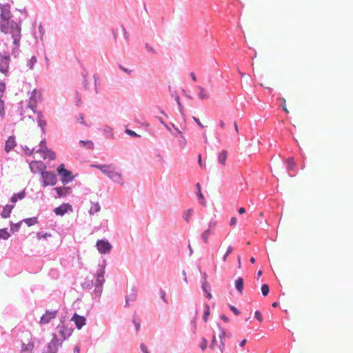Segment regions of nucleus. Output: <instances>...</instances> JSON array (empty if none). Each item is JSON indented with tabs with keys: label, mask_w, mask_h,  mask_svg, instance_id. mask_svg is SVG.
Masks as SVG:
<instances>
[{
	"label": "nucleus",
	"mask_w": 353,
	"mask_h": 353,
	"mask_svg": "<svg viewBox=\"0 0 353 353\" xmlns=\"http://www.w3.org/2000/svg\"><path fill=\"white\" fill-rule=\"evenodd\" d=\"M1 30L5 34H10L12 42L15 46H18L21 39V28L15 21H4L0 23Z\"/></svg>",
	"instance_id": "obj_1"
},
{
	"label": "nucleus",
	"mask_w": 353,
	"mask_h": 353,
	"mask_svg": "<svg viewBox=\"0 0 353 353\" xmlns=\"http://www.w3.org/2000/svg\"><path fill=\"white\" fill-rule=\"evenodd\" d=\"M213 332L214 334L210 347L212 350L218 347L220 352L223 353L225 348V343L223 341L225 336V330L220 325L216 324L213 328Z\"/></svg>",
	"instance_id": "obj_2"
},
{
	"label": "nucleus",
	"mask_w": 353,
	"mask_h": 353,
	"mask_svg": "<svg viewBox=\"0 0 353 353\" xmlns=\"http://www.w3.org/2000/svg\"><path fill=\"white\" fill-rule=\"evenodd\" d=\"M96 168L100 170L104 174L108 176L113 181L120 185L123 184L122 175L112 165H94Z\"/></svg>",
	"instance_id": "obj_3"
},
{
	"label": "nucleus",
	"mask_w": 353,
	"mask_h": 353,
	"mask_svg": "<svg viewBox=\"0 0 353 353\" xmlns=\"http://www.w3.org/2000/svg\"><path fill=\"white\" fill-rule=\"evenodd\" d=\"M57 172L61 177V181L64 184H67L70 181H72L74 179L72 175V172L69 170L65 169V165L63 164H61L57 168Z\"/></svg>",
	"instance_id": "obj_4"
},
{
	"label": "nucleus",
	"mask_w": 353,
	"mask_h": 353,
	"mask_svg": "<svg viewBox=\"0 0 353 353\" xmlns=\"http://www.w3.org/2000/svg\"><path fill=\"white\" fill-rule=\"evenodd\" d=\"M57 330L61 337V342L69 338L73 332V330L71 327H68L63 323L57 325Z\"/></svg>",
	"instance_id": "obj_5"
},
{
	"label": "nucleus",
	"mask_w": 353,
	"mask_h": 353,
	"mask_svg": "<svg viewBox=\"0 0 353 353\" xmlns=\"http://www.w3.org/2000/svg\"><path fill=\"white\" fill-rule=\"evenodd\" d=\"M10 57L8 53L3 52L0 54V72L7 75L8 72Z\"/></svg>",
	"instance_id": "obj_6"
},
{
	"label": "nucleus",
	"mask_w": 353,
	"mask_h": 353,
	"mask_svg": "<svg viewBox=\"0 0 353 353\" xmlns=\"http://www.w3.org/2000/svg\"><path fill=\"white\" fill-rule=\"evenodd\" d=\"M41 176L43 178V186L54 185L57 183V176L52 172H42Z\"/></svg>",
	"instance_id": "obj_7"
},
{
	"label": "nucleus",
	"mask_w": 353,
	"mask_h": 353,
	"mask_svg": "<svg viewBox=\"0 0 353 353\" xmlns=\"http://www.w3.org/2000/svg\"><path fill=\"white\" fill-rule=\"evenodd\" d=\"M41 99V94L40 92L34 90L31 92V96L29 99L28 107L31 109V110L34 112V108L37 107V103Z\"/></svg>",
	"instance_id": "obj_8"
},
{
	"label": "nucleus",
	"mask_w": 353,
	"mask_h": 353,
	"mask_svg": "<svg viewBox=\"0 0 353 353\" xmlns=\"http://www.w3.org/2000/svg\"><path fill=\"white\" fill-rule=\"evenodd\" d=\"M24 336L27 343L23 342L21 347V352H31L34 348V343L32 341V334L30 332H26Z\"/></svg>",
	"instance_id": "obj_9"
},
{
	"label": "nucleus",
	"mask_w": 353,
	"mask_h": 353,
	"mask_svg": "<svg viewBox=\"0 0 353 353\" xmlns=\"http://www.w3.org/2000/svg\"><path fill=\"white\" fill-rule=\"evenodd\" d=\"M96 246L98 251L101 254L109 253L112 248L110 243L108 241L105 240L97 241Z\"/></svg>",
	"instance_id": "obj_10"
},
{
	"label": "nucleus",
	"mask_w": 353,
	"mask_h": 353,
	"mask_svg": "<svg viewBox=\"0 0 353 353\" xmlns=\"http://www.w3.org/2000/svg\"><path fill=\"white\" fill-rule=\"evenodd\" d=\"M61 341L60 342L57 338L56 334H54L52 339L48 343V353H57L59 349V347L61 345Z\"/></svg>",
	"instance_id": "obj_11"
},
{
	"label": "nucleus",
	"mask_w": 353,
	"mask_h": 353,
	"mask_svg": "<svg viewBox=\"0 0 353 353\" xmlns=\"http://www.w3.org/2000/svg\"><path fill=\"white\" fill-rule=\"evenodd\" d=\"M29 165L31 171L34 174L39 172L42 174L46 168L45 164L41 161H32Z\"/></svg>",
	"instance_id": "obj_12"
},
{
	"label": "nucleus",
	"mask_w": 353,
	"mask_h": 353,
	"mask_svg": "<svg viewBox=\"0 0 353 353\" xmlns=\"http://www.w3.org/2000/svg\"><path fill=\"white\" fill-rule=\"evenodd\" d=\"M37 152L41 154V157L43 159L48 158L50 160H54L56 159V154L51 150L48 149L46 146L43 148H40Z\"/></svg>",
	"instance_id": "obj_13"
},
{
	"label": "nucleus",
	"mask_w": 353,
	"mask_h": 353,
	"mask_svg": "<svg viewBox=\"0 0 353 353\" xmlns=\"http://www.w3.org/2000/svg\"><path fill=\"white\" fill-rule=\"evenodd\" d=\"M57 310L46 311V313L41 317L40 323H48L52 319H54L57 315Z\"/></svg>",
	"instance_id": "obj_14"
},
{
	"label": "nucleus",
	"mask_w": 353,
	"mask_h": 353,
	"mask_svg": "<svg viewBox=\"0 0 353 353\" xmlns=\"http://www.w3.org/2000/svg\"><path fill=\"white\" fill-rule=\"evenodd\" d=\"M104 274H105V265H102L100 267L99 272L96 275V287L101 288L103 283H104Z\"/></svg>",
	"instance_id": "obj_15"
},
{
	"label": "nucleus",
	"mask_w": 353,
	"mask_h": 353,
	"mask_svg": "<svg viewBox=\"0 0 353 353\" xmlns=\"http://www.w3.org/2000/svg\"><path fill=\"white\" fill-rule=\"evenodd\" d=\"M71 321L74 323L76 327L79 330L85 324L86 319L84 316L75 313L72 317Z\"/></svg>",
	"instance_id": "obj_16"
},
{
	"label": "nucleus",
	"mask_w": 353,
	"mask_h": 353,
	"mask_svg": "<svg viewBox=\"0 0 353 353\" xmlns=\"http://www.w3.org/2000/svg\"><path fill=\"white\" fill-rule=\"evenodd\" d=\"M69 210H72V206L68 203H64L54 209L57 215L63 216Z\"/></svg>",
	"instance_id": "obj_17"
},
{
	"label": "nucleus",
	"mask_w": 353,
	"mask_h": 353,
	"mask_svg": "<svg viewBox=\"0 0 353 353\" xmlns=\"http://www.w3.org/2000/svg\"><path fill=\"white\" fill-rule=\"evenodd\" d=\"M15 146H16V141H15L14 137H13V136L9 137L8 140L6 141L5 150L7 152H9Z\"/></svg>",
	"instance_id": "obj_18"
},
{
	"label": "nucleus",
	"mask_w": 353,
	"mask_h": 353,
	"mask_svg": "<svg viewBox=\"0 0 353 353\" xmlns=\"http://www.w3.org/2000/svg\"><path fill=\"white\" fill-rule=\"evenodd\" d=\"M54 190L57 192L56 197L57 198H60L63 196H66L70 192V189L68 187H57L55 188Z\"/></svg>",
	"instance_id": "obj_19"
},
{
	"label": "nucleus",
	"mask_w": 353,
	"mask_h": 353,
	"mask_svg": "<svg viewBox=\"0 0 353 353\" xmlns=\"http://www.w3.org/2000/svg\"><path fill=\"white\" fill-rule=\"evenodd\" d=\"M0 16L1 19V23L10 21L9 19L10 17V12L6 8H1Z\"/></svg>",
	"instance_id": "obj_20"
},
{
	"label": "nucleus",
	"mask_w": 353,
	"mask_h": 353,
	"mask_svg": "<svg viewBox=\"0 0 353 353\" xmlns=\"http://www.w3.org/2000/svg\"><path fill=\"white\" fill-rule=\"evenodd\" d=\"M14 206L12 205H6L1 213V216L3 218H8V216H10V214Z\"/></svg>",
	"instance_id": "obj_21"
},
{
	"label": "nucleus",
	"mask_w": 353,
	"mask_h": 353,
	"mask_svg": "<svg viewBox=\"0 0 353 353\" xmlns=\"http://www.w3.org/2000/svg\"><path fill=\"white\" fill-rule=\"evenodd\" d=\"M235 287L237 291L240 293H243V279L241 277L238 278L235 281Z\"/></svg>",
	"instance_id": "obj_22"
},
{
	"label": "nucleus",
	"mask_w": 353,
	"mask_h": 353,
	"mask_svg": "<svg viewBox=\"0 0 353 353\" xmlns=\"http://www.w3.org/2000/svg\"><path fill=\"white\" fill-rule=\"evenodd\" d=\"M198 89L199 90V96L201 100L207 99L210 98V96H209L208 92L205 90L204 88H203L201 86H198Z\"/></svg>",
	"instance_id": "obj_23"
},
{
	"label": "nucleus",
	"mask_w": 353,
	"mask_h": 353,
	"mask_svg": "<svg viewBox=\"0 0 353 353\" xmlns=\"http://www.w3.org/2000/svg\"><path fill=\"white\" fill-rule=\"evenodd\" d=\"M227 157H228V153H227V151L225 150H223L219 154V157H218V161H219V163L223 165H224L225 164V161L227 159Z\"/></svg>",
	"instance_id": "obj_24"
},
{
	"label": "nucleus",
	"mask_w": 353,
	"mask_h": 353,
	"mask_svg": "<svg viewBox=\"0 0 353 353\" xmlns=\"http://www.w3.org/2000/svg\"><path fill=\"white\" fill-rule=\"evenodd\" d=\"M79 145L81 148H85L86 149H92L94 144L91 141H80Z\"/></svg>",
	"instance_id": "obj_25"
},
{
	"label": "nucleus",
	"mask_w": 353,
	"mask_h": 353,
	"mask_svg": "<svg viewBox=\"0 0 353 353\" xmlns=\"http://www.w3.org/2000/svg\"><path fill=\"white\" fill-rule=\"evenodd\" d=\"M26 193L24 192H19L18 194H14L11 199L10 201L12 203H15L17 201L18 199H22L25 197Z\"/></svg>",
	"instance_id": "obj_26"
},
{
	"label": "nucleus",
	"mask_w": 353,
	"mask_h": 353,
	"mask_svg": "<svg viewBox=\"0 0 353 353\" xmlns=\"http://www.w3.org/2000/svg\"><path fill=\"white\" fill-rule=\"evenodd\" d=\"M99 210H100V205H99L98 203H91V206L89 210L90 214H93L96 212H98Z\"/></svg>",
	"instance_id": "obj_27"
},
{
	"label": "nucleus",
	"mask_w": 353,
	"mask_h": 353,
	"mask_svg": "<svg viewBox=\"0 0 353 353\" xmlns=\"http://www.w3.org/2000/svg\"><path fill=\"white\" fill-rule=\"evenodd\" d=\"M211 234V230L210 229H208L206 230H205L202 234H201V239L203 241L204 243H208V238H209V236Z\"/></svg>",
	"instance_id": "obj_28"
},
{
	"label": "nucleus",
	"mask_w": 353,
	"mask_h": 353,
	"mask_svg": "<svg viewBox=\"0 0 353 353\" xmlns=\"http://www.w3.org/2000/svg\"><path fill=\"white\" fill-rule=\"evenodd\" d=\"M23 221L28 225L31 226L37 223V219L35 217L28 218L23 220Z\"/></svg>",
	"instance_id": "obj_29"
},
{
	"label": "nucleus",
	"mask_w": 353,
	"mask_h": 353,
	"mask_svg": "<svg viewBox=\"0 0 353 353\" xmlns=\"http://www.w3.org/2000/svg\"><path fill=\"white\" fill-rule=\"evenodd\" d=\"M202 288H203V290H204V292L207 294V295H206L207 298H208L209 299H212V294L208 292V289L210 288V286L207 283V282H204L203 283Z\"/></svg>",
	"instance_id": "obj_30"
},
{
	"label": "nucleus",
	"mask_w": 353,
	"mask_h": 353,
	"mask_svg": "<svg viewBox=\"0 0 353 353\" xmlns=\"http://www.w3.org/2000/svg\"><path fill=\"white\" fill-rule=\"evenodd\" d=\"M10 236V234L6 229L0 230V239H7Z\"/></svg>",
	"instance_id": "obj_31"
},
{
	"label": "nucleus",
	"mask_w": 353,
	"mask_h": 353,
	"mask_svg": "<svg viewBox=\"0 0 353 353\" xmlns=\"http://www.w3.org/2000/svg\"><path fill=\"white\" fill-rule=\"evenodd\" d=\"M286 162H287V167L289 170H292L294 169L296 164H295L293 159H288Z\"/></svg>",
	"instance_id": "obj_32"
},
{
	"label": "nucleus",
	"mask_w": 353,
	"mask_h": 353,
	"mask_svg": "<svg viewBox=\"0 0 353 353\" xmlns=\"http://www.w3.org/2000/svg\"><path fill=\"white\" fill-rule=\"evenodd\" d=\"M51 236H52L51 234H49V233L43 234L41 232H38L37 234V236L38 239H44L47 240V239L48 237H51Z\"/></svg>",
	"instance_id": "obj_33"
},
{
	"label": "nucleus",
	"mask_w": 353,
	"mask_h": 353,
	"mask_svg": "<svg viewBox=\"0 0 353 353\" xmlns=\"http://www.w3.org/2000/svg\"><path fill=\"white\" fill-rule=\"evenodd\" d=\"M270 288L268 284H263L261 287V292L263 296H267L269 293Z\"/></svg>",
	"instance_id": "obj_34"
},
{
	"label": "nucleus",
	"mask_w": 353,
	"mask_h": 353,
	"mask_svg": "<svg viewBox=\"0 0 353 353\" xmlns=\"http://www.w3.org/2000/svg\"><path fill=\"white\" fill-rule=\"evenodd\" d=\"M38 123H39V125L42 128V130L43 131V128L46 125V123L43 119V116L41 114H39L38 116Z\"/></svg>",
	"instance_id": "obj_35"
},
{
	"label": "nucleus",
	"mask_w": 353,
	"mask_h": 353,
	"mask_svg": "<svg viewBox=\"0 0 353 353\" xmlns=\"http://www.w3.org/2000/svg\"><path fill=\"white\" fill-rule=\"evenodd\" d=\"M233 251V247L230 245L228 246V249H227V251L225 252V254H224V256H223V261H226L227 260V258L228 256V255L230 254H231V252Z\"/></svg>",
	"instance_id": "obj_36"
},
{
	"label": "nucleus",
	"mask_w": 353,
	"mask_h": 353,
	"mask_svg": "<svg viewBox=\"0 0 353 353\" xmlns=\"http://www.w3.org/2000/svg\"><path fill=\"white\" fill-rule=\"evenodd\" d=\"M23 150L25 152V153L27 154V155H31L33 154L34 151V148H29L28 146H24L23 147Z\"/></svg>",
	"instance_id": "obj_37"
},
{
	"label": "nucleus",
	"mask_w": 353,
	"mask_h": 353,
	"mask_svg": "<svg viewBox=\"0 0 353 353\" xmlns=\"http://www.w3.org/2000/svg\"><path fill=\"white\" fill-rule=\"evenodd\" d=\"M4 116V102L0 99V118H3Z\"/></svg>",
	"instance_id": "obj_38"
},
{
	"label": "nucleus",
	"mask_w": 353,
	"mask_h": 353,
	"mask_svg": "<svg viewBox=\"0 0 353 353\" xmlns=\"http://www.w3.org/2000/svg\"><path fill=\"white\" fill-rule=\"evenodd\" d=\"M37 62V59L35 57H32V58L30 59L29 62H28V65H29V68L30 69H32L33 68V66Z\"/></svg>",
	"instance_id": "obj_39"
},
{
	"label": "nucleus",
	"mask_w": 353,
	"mask_h": 353,
	"mask_svg": "<svg viewBox=\"0 0 353 353\" xmlns=\"http://www.w3.org/2000/svg\"><path fill=\"white\" fill-rule=\"evenodd\" d=\"M192 209H189L186 211V213H185V219L187 222H189L190 221V219L192 216Z\"/></svg>",
	"instance_id": "obj_40"
},
{
	"label": "nucleus",
	"mask_w": 353,
	"mask_h": 353,
	"mask_svg": "<svg viewBox=\"0 0 353 353\" xmlns=\"http://www.w3.org/2000/svg\"><path fill=\"white\" fill-rule=\"evenodd\" d=\"M207 345H208V340L205 338H203L202 339V343H201V345L200 346L201 349L203 351L206 349L207 347Z\"/></svg>",
	"instance_id": "obj_41"
},
{
	"label": "nucleus",
	"mask_w": 353,
	"mask_h": 353,
	"mask_svg": "<svg viewBox=\"0 0 353 353\" xmlns=\"http://www.w3.org/2000/svg\"><path fill=\"white\" fill-rule=\"evenodd\" d=\"M210 315V307L208 305H206V310L204 312V315H203V320L206 322L207 320H208V318Z\"/></svg>",
	"instance_id": "obj_42"
},
{
	"label": "nucleus",
	"mask_w": 353,
	"mask_h": 353,
	"mask_svg": "<svg viewBox=\"0 0 353 353\" xmlns=\"http://www.w3.org/2000/svg\"><path fill=\"white\" fill-rule=\"evenodd\" d=\"M255 318L261 323L263 321V317L261 313L259 311H256L254 313Z\"/></svg>",
	"instance_id": "obj_43"
},
{
	"label": "nucleus",
	"mask_w": 353,
	"mask_h": 353,
	"mask_svg": "<svg viewBox=\"0 0 353 353\" xmlns=\"http://www.w3.org/2000/svg\"><path fill=\"white\" fill-rule=\"evenodd\" d=\"M83 87L85 90H88V80H87V74L86 73H83Z\"/></svg>",
	"instance_id": "obj_44"
},
{
	"label": "nucleus",
	"mask_w": 353,
	"mask_h": 353,
	"mask_svg": "<svg viewBox=\"0 0 353 353\" xmlns=\"http://www.w3.org/2000/svg\"><path fill=\"white\" fill-rule=\"evenodd\" d=\"M197 195L199 196V199H200L201 203L202 205H205V201H204V197H203V195L202 194L201 190L198 191Z\"/></svg>",
	"instance_id": "obj_45"
},
{
	"label": "nucleus",
	"mask_w": 353,
	"mask_h": 353,
	"mask_svg": "<svg viewBox=\"0 0 353 353\" xmlns=\"http://www.w3.org/2000/svg\"><path fill=\"white\" fill-rule=\"evenodd\" d=\"M125 132H126L128 135H130V136H131V137H139V135H138L135 132H134V131H132V130H129V129H126V130H125Z\"/></svg>",
	"instance_id": "obj_46"
},
{
	"label": "nucleus",
	"mask_w": 353,
	"mask_h": 353,
	"mask_svg": "<svg viewBox=\"0 0 353 353\" xmlns=\"http://www.w3.org/2000/svg\"><path fill=\"white\" fill-rule=\"evenodd\" d=\"M230 310L234 313V314H236V315L240 314V311L236 307H235L233 305H230Z\"/></svg>",
	"instance_id": "obj_47"
},
{
	"label": "nucleus",
	"mask_w": 353,
	"mask_h": 353,
	"mask_svg": "<svg viewBox=\"0 0 353 353\" xmlns=\"http://www.w3.org/2000/svg\"><path fill=\"white\" fill-rule=\"evenodd\" d=\"M193 120L196 123V124H197L200 128H204V125L201 123V122L200 121V120H199L198 118H196V117H193Z\"/></svg>",
	"instance_id": "obj_48"
},
{
	"label": "nucleus",
	"mask_w": 353,
	"mask_h": 353,
	"mask_svg": "<svg viewBox=\"0 0 353 353\" xmlns=\"http://www.w3.org/2000/svg\"><path fill=\"white\" fill-rule=\"evenodd\" d=\"M198 163L201 168H205V165L203 164L202 159H201V155L199 154L198 157Z\"/></svg>",
	"instance_id": "obj_49"
},
{
	"label": "nucleus",
	"mask_w": 353,
	"mask_h": 353,
	"mask_svg": "<svg viewBox=\"0 0 353 353\" xmlns=\"http://www.w3.org/2000/svg\"><path fill=\"white\" fill-rule=\"evenodd\" d=\"M140 347H141V351L143 352H144V353H149V352L148 351L147 347L144 344H141Z\"/></svg>",
	"instance_id": "obj_50"
},
{
	"label": "nucleus",
	"mask_w": 353,
	"mask_h": 353,
	"mask_svg": "<svg viewBox=\"0 0 353 353\" xmlns=\"http://www.w3.org/2000/svg\"><path fill=\"white\" fill-rule=\"evenodd\" d=\"M246 343H247V339H242V340L239 342V345L240 347H244V346L245 345Z\"/></svg>",
	"instance_id": "obj_51"
},
{
	"label": "nucleus",
	"mask_w": 353,
	"mask_h": 353,
	"mask_svg": "<svg viewBox=\"0 0 353 353\" xmlns=\"http://www.w3.org/2000/svg\"><path fill=\"white\" fill-rule=\"evenodd\" d=\"M77 121L78 122H79L80 123H85L84 122V118H83V114H80L79 117H78L77 119Z\"/></svg>",
	"instance_id": "obj_52"
},
{
	"label": "nucleus",
	"mask_w": 353,
	"mask_h": 353,
	"mask_svg": "<svg viewBox=\"0 0 353 353\" xmlns=\"http://www.w3.org/2000/svg\"><path fill=\"white\" fill-rule=\"evenodd\" d=\"M236 223V219L235 217H232L230 220V225L234 226Z\"/></svg>",
	"instance_id": "obj_53"
},
{
	"label": "nucleus",
	"mask_w": 353,
	"mask_h": 353,
	"mask_svg": "<svg viewBox=\"0 0 353 353\" xmlns=\"http://www.w3.org/2000/svg\"><path fill=\"white\" fill-rule=\"evenodd\" d=\"M216 226V223L215 222H210L209 223V228L210 230H213Z\"/></svg>",
	"instance_id": "obj_54"
},
{
	"label": "nucleus",
	"mask_w": 353,
	"mask_h": 353,
	"mask_svg": "<svg viewBox=\"0 0 353 353\" xmlns=\"http://www.w3.org/2000/svg\"><path fill=\"white\" fill-rule=\"evenodd\" d=\"M145 48L148 49V51H150L152 53H155L154 50L152 47L149 46L148 44H147V43L145 44Z\"/></svg>",
	"instance_id": "obj_55"
},
{
	"label": "nucleus",
	"mask_w": 353,
	"mask_h": 353,
	"mask_svg": "<svg viewBox=\"0 0 353 353\" xmlns=\"http://www.w3.org/2000/svg\"><path fill=\"white\" fill-rule=\"evenodd\" d=\"M221 319L223 321H224L225 323H228L229 322V319L226 316H225L223 314L221 316Z\"/></svg>",
	"instance_id": "obj_56"
},
{
	"label": "nucleus",
	"mask_w": 353,
	"mask_h": 353,
	"mask_svg": "<svg viewBox=\"0 0 353 353\" xmlns=\"http://www.w3.org/2000/svg\"><path fill=\"white\" fill-rule=\"evenodd\" d=\"M134 323L135 325L137 331H138L140 328V323L139 322L135 321L134 320Z\"/></svg>",
	"instance_id": "obj_57"
},
{
	"label": "nucleus",
	"mask_w": 353,
	"mask_h": 353,
	"mask_svg": "<svg viewBox=\"0 0 353 353\" xmlns=\"http://www.w3.org/2000/svg\"><path fill=\"white\" fill-rule=\"evenodd\" d=\"M74 353H80L79 347L76 345L74 348Z\"/></svg>",
	"instance_id": "obj_58"
},
{
	"label": "nucleus",
	"mask_w": 353,
	"mask_h": 353,
	"mask_svg": "<svg viewBox=\"0 0 353 353\" xmlns=\"http://www.w3.org/2000/svg\"><path fill=\"white\" fill-rule=\"evenodd\" d=\"M245 212V209L244 208H240L239 209V213L242 214Z\"/></svg>",
	"instance_id": "obj_59"
},
{
	"label": "nucleus",
	"mask_w": 353,
	"mask_h": 353,
	"mask_svg": "<svg viewBox=\"0 0 353 353\" xmlns=\"http://www.w3.org/2000/svg\"><path fill=\"white\" fill-rule=\"evenodd\" d=\"M190 77H191V78H192V79L193 81H196V76H195V74H194V72H191V73H190Z\"/></svg>",
	"instance_id": "obj_60"
},
{
	"label": "nucleus",
	"mask_w": 353,
	"mask_h": 353,
	"mask_svg": "<svg viewBox=\"0 0 353 353\" xmlns=\"http://www.w3.org/2000/svg\"><path fill=\"white\" fill-rule=\"evenodd\" d=\"M40 145H41V148H44L45 146H46V141L44 140L43 141H41Z\"/></svg>",
	"instance_id": "obj_61"
},
{
	"label": "nucleus",
	"mask_w": 353,
	"mask_h": 353,
	"mask_svg": "<svg viewBox=\"0 0 353 353\" xmlns=\"http://www.w3.org/2000/svg\"><path fill=\"white\" fill-rule=\"evenodd\" d=\"M120 68H121L122 70H123L124 72H127V73H128V74H130V73L131 72V71H130V70H128V69H126V68H123V67H122V66H120Z\"/></svg>",
	"instance_id": "obj_62"
},
{
	"label": "nucleus",
	"mask_w": 353,
	"mask_h": 353,
	"mask_svg": "<svg viewBox=\"0 0 353 353\" xmlns=\"http://www.w3.org/2000/svg\"><path fill=\"white\" fill-rule=\"evenodd\" d=\"M261 275H262V271H261V270H259V271L257 272V278H256V279H257V280H259V279H260V277H261Z\"/></svg>",
	"instance_id": "obj_63"
},
{
	"label": "nucleus",
	"mask_w": 353,
	"mask_h": 353,
	"mask_svg": "<svg viewBox=\"0 0 353 353\" xmlns=\"http://www.w3.org/2000/svg\"><path fill=\"white\" fill-rule=\"evenodd\" d=\"M175 100L176 101L177 103L179 105H181V103H180V99H179V97L178 95H176L175 96Z\"/></svg>",
	"instance_id": "obj_64"
}]
</instances>
